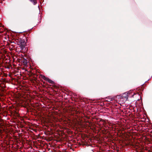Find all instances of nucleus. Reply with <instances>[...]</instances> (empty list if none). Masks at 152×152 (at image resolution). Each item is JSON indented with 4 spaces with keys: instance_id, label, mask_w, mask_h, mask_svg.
<instances>
[{
    "instance_id": "nucleus-1",
    "label": "nucleus",
    "mask_w": 152,
    "mask_h": 152,
    "mask_svg": "<svg viewBox=\"0 0 152 152\" xmlns=\"http://www.w3.org/2000/svg\"><path fill=\"white\" fill-rule=\"evenodd\" d=\"M121 97L122 98L124 99L126 101L127 100L128 97V93L126 92L123 94Z\"/></svg>"
},
{
    "instance_id": "nucleus-2",
    "label": "nucleus",
    "mask_w": 152,
    "mask_h": 152,
    "mask_svg": "<svg viewBox=\"0 0 152 152\" xmlns=\"http://www.w3.org/2000/svg\"><path fill=\"white\" fill-rule=\"evenodd\" d=\"M34 5H35L37 3V1L36 0H30Z\"/></svg>"
},
{
    "instance_id": "nucleus-3",
    "label": "nucleus",
    "mask_w": 152,
    "mask_h": 152,
    "mask_svg": "<svg viewBox=\"0 0 152 152\" xmlns=\"http://www.w3.org/2000/svg\"><path fill=\"white\" fill-rule=\"evenodd\" d=\"M47 81H48L49 83H53V81H52L51 80L49 79L48 78L47 79Z\"/></svg>"
},
{
    "instance_id": "nucleus-4",
    "label": "nucleus",
    "mask_w": 152,
    "mask_h": 152,
    "mask_svg": "<svg viewBox=\"0 0 152 152\" xmlns=\"http://www.w3.org/2000/svg\"><path fill=\"white\" fill-rule=\"evenodd\" d=\"M23 63L24 64H26L27 63V61L26 59H24L23 61Z\"/></svg>"
},
{
    "instance_id": "nucleus-5",
    "label": "nucleus",
    "mask_w": 152,
    "mask_h": 152,
    "mask_svg": "<svg viewBox=\"0 0 152 152\" xmlns=\"http://www.w3.org/2000/svg\"><path fill=\"white\" fill-rule=\"evenodd\" d=\"M42 78L44 79V80H47V79L48 78H47L45 76H43V77H42Z\"/></svg>"
}]
</instances>
